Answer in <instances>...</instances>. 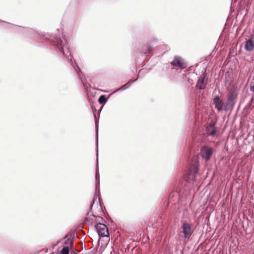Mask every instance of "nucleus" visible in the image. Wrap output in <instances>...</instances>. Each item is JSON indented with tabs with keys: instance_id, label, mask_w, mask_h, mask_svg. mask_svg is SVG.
<instances>
[{
	"instance_id": "2eb2a0df",
	"label": "nucleus",
	"mask_w": 254,
	"mask_h": 254,
	"mask_svg": "<svg viewBox=\"0 0 254 254\" xmlns=\"http://www.w3.org/2000/svg\"><path fill=\"white\" fill-rule=\"evenodd\" d=\"M64 239L65 240V244H70L71 245L73 243V240L69 238L68 235L66 236Z\"/></svg>"
},
{
	"instance_id": "0eeeda50",
	"label": "nucleus",
	"mask_w": 254,
	"mask_h": 254,
	"mask_svg": "<svg viewBox=\"0 0 254 254\" xmlns=\"http://www.w3.org/2000/svg\"><path fill=\"white\" fill-rule=\"evenodd\" d=\"M182 229L184 238L189 239L192 233L190 225L186 222H184L182 225Z\"/></svg>"
},
{
	"instance_id": "9d476101",
	"label": "nucleus",
	"mask_w": 254,
	"mask_h": 254,
	"mask_svg": "<svg viewBox=\"0 0 254 254\" xmlns=\"http://www.w3.org/2000/svg\"><path fill=\"white\" fill-rule=\"evenodd\" d=\"M207 80L204 75H201L198 78L196 86L199 90L204 89L207 84Z\"/></svg>"
},
{
	"instance_id": "6ab92c4d",
	"label": "nucleus",
	"mask_w": 254,
	"mask_h": 254,
	"mask_svg": "<svg viewBox=\"0 0 254 254\" xmlns=\"http://www.w3.org/2000/svg\"><path fill=\"white\" fill-rule=\"evenodd\" d=\"M25 32L28 33H33L36 34V32L31 29H25Z\"/></svg>"
},
{
	"instance_id": "f257e3e1",
	"label": "nucleus",
	"mask_w": 254,
	"mask_h": 254,
	"mask_svg": "<svg viewBox=\"0 0 254 254\" xmlns=\"http://www.w3.org/2000/svg\"><path fill=\"white\" fill-rule=\"evenodd\" d=\"M44 37H45L46 39H47L48 40L51 41L53 43L54 46L58 49L59 51L67 58L68 63L72 65L74 69L77 72L79 78H80L81 82L83 85V86L85 88H87V84L86 82L83 75L80 74V69L77 65L73 64L71 58H69V57L70 56V53L68 47V45L66 44V41H65L64 42L61 39L60 35L59 36H50L49 38L46 35H44Z\"/></svg>"
},
{
	"instance_id": "f3484780",
	"label": "nucleus",
	"mask_w": 254,
	"mask_h": 254,
	"mask_svg": "<svg viewBox=\"0 0 254 254\" xmlns=\"http://www.w3.org/2000/svg\"><path fill=\"white\" fill-rule=\"evenodd\" d=\"M151 51H152V48L149 45L146 46L145 49L143 50V52L145 54L149 53Z\"/></svg>"
},
{
	"instance_id": "5701e85b",
	"label": "nucleus",
	"mask_w": 254,
	"mask_h": 254,
	"mask_svg": "<svg viewBox=\"0 0 254 254\" xmlns=\"http://www.w3.org/2000/svg\"><path fill=\"white\" fill-rule=\"evenodd\" d=\"M98 218H99V219H102V217H98Z\"/></svg>"
},
{
	"instance_id": "9b49d317",
	"label": "nucleus",
	"mask_w": 254,
	"mask_h": 254,
	"mask_svg": "<svg viewBox=\"0 0 254 254\" xmlns=\"http://www.w3.org/2000/svg\"><path fill=\"white\" fill-rule=\"evenodd\" d=\"M197 165L194 167L193 170H190L188 174V176L187 177V181L189 182H190L195 180V175L197 173L198 168Z\"/></svg>"
},
{
	"instance_id": "39448f33",
	"label": "nucleus",
	"mask_w": 254,
	"mask_h": 254,
	"mask_svg": "<svg viewBox=\"0 0 254 254\" xmlns=\"http://www.w3.org/2000/svg\"><path fill=\"white\" fill-rule=\"evenodd\" d=\"M95 228L99 236L102 237H108V229L106 225L99 223L96 225Z\"/></svg>"
},
{
	"instance_id": "7ed1b4c3",
	"label": "nucleus",
	"mask_w": 254,
	"mask_h": 254,
	"mask_svg": "<svg viewBox=\"0 0 254 254\" xmlns=\"http://www.w3.org/2000/svg\"><path fill=\"white\" fill-rule=\"evenodd\" d=\"M95 179L96 180V191L93 197V202L90 206V208L91 209L92 208L93 205L96 204L97 205H99L100 208L101 209L100 199L99 196V189L98 190V187L99 186V182H98V180L99 179L98 169L96 171Z\"/></svg>"
},
{
	"instance_id": "f03ea898",
	"label": "nucleus",
	"mask_w": 254,
	"mask_h": 254,
	"mask_svg": "<svg viewBox=\"0 0 254 254\" xmlns=\"http://www.w3.org/2000/svg\"><path fill=\"white\" fill-rule=\"evenodd\" d=\"M237 97L238 94L235 91H231L228 93L227 99L224 105L225 111L233 110Z\"/></svg>"
},
{
	"instance_id": "f8f14e48",
	"label": "nucleus",
	"mask_w": 254,
	"mask_h": 254,
	"mask_svg": "<svg viewBox=\"0 0 254 254\" xmlns=\"http://www.w3.org/2000/svg\"><path fill=\"white\" fill-rule=\"evenodd\" d=\"M253 38H254V34L252 38L245 42V48L246 51L251 52L254 49V43L252 39Z\"/></svg>"
},
{
	"instance_id": "dca6fc26",
	"label": "nucleus",
	"mask_w": 254,
	"mask_h": 254,
	"mask_svg": "<svg viewBox=\"0 0 254 254\" xmlns=\"http://www.w3.org/2000/svg\"><path fill=\"white\" fill-rule=\"evenodd\" d=\"M62 254H69V248L64 247L62 250Z\"/></svg>"
},
{
	"instance_id": "aec40b11",
	"label": "nucleus",
	"mask_w": 254,
	"mask_h": 254,
	"mask_svg": "<svg viewBox=\"0 0 254 254\" xmlns=\"http://www.w3.org/2000/svg\"><path fill=\"white\" fill-rule=\"evenodd\" d=\"M252 85L250 87V90L251 91L254 92V76L253 78Z\"/></svg>"
},
{
	"instance_id": "ddd939ff",
	"label": "nucleus",
	"mask_w": 254,
	"mask_h": 254,
	"mask_svg": "<svg viewBox=\"0 0 254 254\" xmlns=\"http://www.w3.org/2000/svg\"><path fill=\"white\" fill-rule=\"evenodd\" d=\"M137 79H138V78H137L135 80H133L131 83H130V81L128 82L127 83H126L124 85L122 86L120 88H118L117 90H116V92L120 91V90H124L127 89L128 88H129L130 87L131 84L135 82L137 80Z\"/></svg>"
},
{
	"instance_id": "20e7f679",
	"label": "nucleus",
	"mask_w": 254,
	"mask_h": 254,
	"mask_svg": "<svg viewBox=\"0 0 254 254\" xmlns=\"http://www.w3.org/2000/svg\"><path fill=\"white\" fill-rule=\"evenodd\" d=\"M213 153L212 148L207 145L202 146L200 150V154L202 158L206 161L210 159Z\"/></svg>"
},
{
	"instance_id": "4468645a",
	"label": "nucleus",
	"mask_w": 254,
	"mask_h": 254,
	"mask_svg": "<svg viewBox=\"0 0 254 254\" xmlns=\"http://www.w3.org/2000/svg\"><path fill=\"white\" fill-rule=\"evenodd\" d=\"M107 100V99L105 95H101L98 99V102H99L100 104H105L106 103Z\"/></svg>"
},
{
	"instance_id": "4be33fe9",
	"label": "nucleus",
	"mask_w": 254,
	"mask_h": 254,
	"mask_svg": "<svg viewBox=\"0 0 254 254\" xmlns=\"http://www.w3.org/2000/svg\"><path fill=\"white\" fill-rule=\"evenodd\" d=\"M0 22H2V23H5L4 21H1V20H0Z\"/></svg>"
},
{
	"instance_id": "a211bd4d",
	"label": "nucleus",
	"mask_w": 254,
	"mask_h": 254,
	"mask_svg": "<svg viewBox=\"0 0 254 254\" xmlns=\"http://www.w3.org/2000/svg\"><path fill=\"white\" fill-rule=\"evenodd\" d=\"M96 144L98 147V126L96 124Z\"/></svg>"
},
{
	"instance_id": "423d86ee",
	"label": "nucleus",
	"mask_w": 254,
	"mask_h": 254,
	"mask_svg": "<svg viewBox=\"0 0 254 254\" xmlns=\"http://www.w3.org/2000/svg\"><path fill=\"white\" fill-rule=\"evenodd\" d=\"M216 123L215 122L211 121V122L206 126L205 128V132L207 136H214L217 132V128L215 127Z\"/></svg>"
},
{
	"instance_id": "6e6552de",
	"label": "nucleus",
	"mask_w": 254,
	"mask_h": 254,
	"mask_svg": "<svg viewBox=\"0 0 254 254\" xmlns=\"http://www.w3.org/2000/svg\"><path fill=\"white\" fill-rule=\"evenodd\" d=\"M213 103L215 108L219 111L221 112L224 110V105L222 99L218 96H216L213 99Z\"/></svg>"
},
{
	"instance_id": "412c9836",
	"label": "nucleus",
	"mask_w": 254,
	"mask_h": 254,
	"mask_svg": "<svg viewBox=\"0 0 254 254\" xmlns=\"http://www.w3.org/2000/svg\"><path fill=\"white\" fill-rule=\"evenodd\" d=\"M97 166H98V149H97Z\"/></svg>"
},
{
	"instance_id": "1a4fd4ad",
	"label": "nucleus",
	"mask_w": 254,
	"mask_h": 254,
	"mask_svg": "<svg viewBox=\"0 0 254 254\" xmlns=\"http://www.w3.org/2000/svg\"><path fill=\"white\" fill-rule=\"evenodd\" d=\"M171 64L174 66H178L182 68L186 67V64L183 62L180 57H175L174 60L171 62Z\"/></svg>"
}]
</instances>
